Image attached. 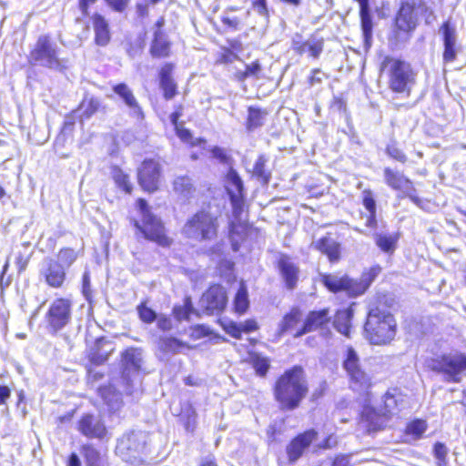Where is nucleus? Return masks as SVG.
Returning <instances> with one entry per match:
<instances>
[{"mask_svg": "<svg viewBox=\"0 0 466 466\" xmlns=\"http://www.w3.org/2000/svg\"><path fill=\"white\" fill-rule=\"evenodd\" d=\"M272 393L281 411L299 409L309 393V383L304 367L296 364L284 370L276 378Z\"/></svg>", "mask_w": 466, "mask_h": 466, "instance_id": "obj_1", "label": "nucleus"}, {"mask_svg": "<svg viewBox=\"0 0 466 466\" xmlns=\"http://www.w3.org/2000/svg\"><path fill=\"white\" fill-rule=\"evenodd\" d=\"M380 73H386L388 77V87L394 93L409 97L417 83V72L408 61L392 56H385L380 63Z\"/></svg>", "mask_w": 466, "mask_h": 466, "instance_id": "obj_2", "label": "nucleus"}, {"mask_svg": "<svg viewBox=\"0 0 466 466\" xmlns=\"http://www.w3.org/2000/svg\"><path fill=\"white\" fill-rule=\"evenodd\" d=\"M219 218L206 208H199L185 221L181 232L183 236L199 244L215 242L219 236Z\"/></svg>", "mask_w": 466, "mask_h": 466, "instance_id": "obj_3", "label": "nucleus"}, {"mask_svg": "<svg viewBox=\"0 0 466 466\" xmlns=\"http://www.w3.org/2000/svg\"><path fill=\"white\" fill-rule=\"evenodd\" d=\"M397 322L394 316L379 308L370 309L363 327L364 338L371 345L383 346L394 340Z\"/></svg>", "mask_w": 466, "mask_h": 466, "instance_id": "obj_4", "label": "nucleus"}, {"mask_svg": "<svg viewBox=\"0 0 466 466\" xmlns=\"http://www.w3.org/2000/svg\"><path fill=\"white\" fill-rule=\"evenodd\" d=\"M341 367L347 376L350 389L353 392L364 394L370 400L374 382L372 377L364 369L359 353L352 346L345 349Z\"/></svg>", "mask_w": 466, "mask_h": 466, "instance_id": "obj_5", "label": "nucleus"}, {"mask_svg": "<svg viewBox=\"0 0 466 466\" xmlns=\"http://www.w3.org/2000/svg\"><path fill=\"white\" fill-rule=\"evenodd\" d=\"M150 452L148 434L145 431H131L118 439L116 453L126 462L140 465Z\"/></svg>", "mask_w": 466, "mask_h": 466, "instance_id": "obj_6", "label": "nucleus"}, {"mask_svg": "<svg viewBox=\"0 0 466 466\" xmlns=\"http://www.w3.org/2000/svg\"><path fill=\"white\" fill-rule=\"evenodd\" d=\"M431 370L441 374L448 382L459 383L466 372V354L461 351L441 354L431 360Z\"/></svg>", "mask_w": 466, "mask_h": 466, "instance_id": "obj_7", "label": "nucleus"}, {"mask_svg": "<svg viewBox=\"0 0 466 466\" xmlns=\"http://www.w3.org/2000/svg\"><path fill=\"white\" fill-rule=\"evenodd\" d=\"M137 181L142 191L154 194L160 190L163 167L159 157H146L137 167Z\"/></svg>", "mask_w": 466, "mask_h": 466, "instance_id": "obj_8", "label": "nucleus"}, {"mask_svg": "<svg viewBox=\"0 0 466 466\" xmlns=\"http://www.w3.org/2000/svg\"><path fill=\"white\" fill-rule=\"evenodd\" d=\"M419 25L418 14L398 7L392 21L389 41L394 46L408 41Z\"/></svg>", "mask_w": 466, "mask_h": 466, "instance_id": "obj_9", "label": "nucleus"}, {"mask_svg": "<svg viewBox=\"0 0 466 466\" xmlns=\"http://www.w3.org/2000/svg\"><path fill=\"white\" fill-rule=\"evenodd\" d=\"M133 225L145 239L154 242L159 247L169 248L173 243L164 222L156 215H148V218H145L142 223L135 219Z\"/></svg>", "mask_w": 466, "mask_h": 466, "instance_id": "obj_10", "label": "nucleus"}, {"mask_svg": "<svg viewBox=\"0 0 466 466\" xmlns=\"http://www.w3.org/2000/svg\"><path fill=\"white\" fill-rule=\"evenodd\" d=\"M228 298L226 288L220 283H211L199 299V304L208 315L221 314L228 306Z\"/></svg>", "mask_w": 466, "mask_h": 466, "instance_id": "obj_11", "label": "nucleus"}, {"mask_svg": "<svg viewBox=\"0 0 466 466\" xmlns=\"http://www.w3.org/2000/svg\"><path fill=\"white\" fill-rule=\"evenodd\" d=\"M383 177L385 184L390 189L400 192L401 198H408L418 206L421 204V199L417 195L414 183L402 172L386 167L383 168Z\"/></svg>", "mask_w": 466, "mask_h": 466, "instance_id": "obj_12", "label": "nucleus"}, {"mask_svg": "<svg viewBox=\"0 0 466 466\" xmlns=\"http://www.w3.org/2000/svg\"><path fill=\"white\" fill-rule=\"evenodd\" d=\"M358 420L359 424L368 434H374L386 430L390 420L380 407L376 408L370 404L362 407Z\"/></svg>", "mask_w": 466, "mask_h": 466, "instance_id": "obj_13", "label": "nucleus"}, {"mask_svg": "<svg viewBox=\"0 0 466 466\" xmlns=\"http://www.w3.org/2000/svg\"><path fill=\"white\" fill-rule=\"evenodd\" d=\"M30 61L51 69L60 67L56 46L46 35L39 36L34 50L30 53Z\"/></svg>", "mask_w": 466, "mask_h": 466, "instance_id": "obj_14", "label": "nucleus"}, {"mask_svg": "<svg viewBox=\"0 0 466 466\" xmlns=\"http://www.w3.org/2000/svg\"><path fill=\"white\" fill-rule=\"evenodd\" d=\"M319 281L330 293H345L349 298H357L354 279L346 273H323L319 276Z\"/></svg>", "mask_w": 466, "mask_h": 466, "instance_id": "obj_15", "label": "nucleus"}, {"mask_svg": "<svg viewBox=\"0 0 466 466\" xmlns=\"http://www.w3.org/2000/svg\"><path fill=\"white\" fill-rule=\"evenodd\" d=\"M319 432L315 429H307L296 434L288 443L286 453L290 463L302 457L307 449L318 439Z\"/></svg>", "mask_w": 466, "mask_h": 466, "instance_id": "obj_16", "label": "nucleus"}, {"mask_svg": "<svg viewBox=\"0 0 466 466\" xmlns=\"http://www.w3.org/2000/svg\"><path fill=\"white\" fill-rule=\"evenodd\" d=\"M275 266L288 290H294L299 281L300 269L293 258L286 253H280L275 262Z\"/></svg>", "mask_w": 466, "mask_h": 466, "instance_id": "obj_17", "label": "nucleus"}, {"mask_svg": "<svg viewBox=\"0 0 466 466\" xmlns=\"http://www.w3.org/2000/svg\"><path fill=\"white\" fill-rule=\"evenodd\" d=\"M443 44L442 62L444 65L453 63L457 57L460 46L457 42V33L450 21H444L440 26Z\"/></svg>", "mask_w": 466, "mask_h": 466, "instance_id": "obj_18", "label": "nucleus"}, {"mask_svg": "<svg viewBox=\"0 0 466 466\" xmlns=\"http://www.w3.org/2000/svg\"><path fill=\"white\" fill-rule=\"evenodd\" d=\"M329 321V309L328 308L319 310H310L303 319L302 325L295 329L293 337L300 338L307 333L324 329Z\"/></svg>", "mask_w": 466, "mask_h": 466, "instance_id": "obj_19", "label": "nucleus"}, {"mask_svg": "<svg viewBox=\"0 0 466 466\" xmlns=\"http://www.w3.org/2000/svg\"><path fill=\"white\" fill-rule=\"evenodd\" d=\"M406 394L399 387H390L381 395L379 407L391 420L405 405Z\"/></svg>", "mask_w": 466, "mask_h": 466, "instance_id": "obj_20", "label": "nucleus"}, {"mask_svg": "<svg viewBox=\"0 0 466 466\" xmlns=\"http://www.w3.org/2000/svg\"><path fill=\"white\" fill-rule=\"evenodd\" d=\"M70 319V303L64 299H56L47 314L46 320L54 332L64 328Z\"/></svg>", "mask_w": 466, "mask_h": 466, "instance_id": "obj_21", "label": "nucleus"}, {"mask_svg": "<svg viewBox=\"0 0 466 466\" xmlns=\"http://www.w3.org/2000/svg\"><path fill=\"white\" fill-rule=\"evenodd\" d=\"M174 69V63L166 62L160 66L157 73L162 96L167 101L178 95V86L172 76Z\"/></svg>", "mask_w": 466, "mask_h": 466, "instance_id": "obj_22", "label": "nucleus"}, {"mask_svg": "<svg viewBox=\"0 0 466 466\" xmlns=\"http://www.w3.org/2000/svg\"><path fill=\"white\" fill-rule=\"evenodd\" d=\"M325 39L322 36H318L311 34L308 40H293L291 48L295 54L303 56L308 54L309 57L318 59L324 50Z\"/></svg>", "mask_w": 466, "mask_h": 466, "instance_id": "obj_23", "label": "nucleus"}, {"mask_svg": "<svg viewBox=\"0 0 466 466\" xmlns=\"http://www.w3.org/2000/svg\"><path fill=\"white\" fill-rule=\"evenodd\" d=\"M314 248L326 256L330 264H336L342 258V247L335 240L331 233H327L314 243Z\"/></svg>", "mask_w": 466, "mask_h": 466, "instance_id": "obj_24", "label": "nucleus"}, {"mask_svg": "<svg viewBox=\"0 0 466 466\" xmlns=\"http://www.w3.org/2000/svg\"><path fill=\"white\" fill-rule=\"evenodd\" d=\"M41 276L49 286L59 288L66 278L64 266L53 258H46L42 263Z\"/></svg>", "mask_w": 466, "mask_h": 466, "instance_id": "obj_25", "label": "nucleus"}, {"mask_svg": "<svg viewBox=\"0 0 466 466\" xmlns=\"http://www.w3.org/2000/svg\"><path fill=\"white\" fill-rule=\"evenodd\" d=\"M361 204L367 211L366 213H360V217L365 220V228L369 229H376L378 228L377 204L375 194L370 188H365L362 190Z\"/></svg>", "mask_w": 466, "mask_h": 466, "instance_id": "obj_26", "label": "nucleus"}, {"mask_svg": "<svg viewBox=\"0 0 466 466\" xmlns=\"http://www.w3.org/2000/svg\"><path fill=\"white\" fill-rule=\"evenodd\" d=\"M173 43L166 33L154 32L149 46V54L155 59H167L172 55Z\"/></svg>", "mask_w": 466, "mask_h": 466, "instance_id": "obj_27", "label": "nucleus"}, {"mask_svg": "<svg viewBox=\"0 0 466 466\" xmlns=\"http://www.w3.org/2000/svg\"><path fill=\"white\" fill-rule=\"evenodd\" d=\"M228 46H222L215 59V65H229L239 60V53L243 51V45L240 40L232 38L228 40Z\"/></svg>", "mask_w": 466, "mask_h": 466, "instance_id": "obj_28", "label": "nucleus"}, {"mask_svg": "<svg viewBox=\"0 0 466 466\" xmlns=\"http://www.w3.org/2000/svg\"><path fill=\"white\" fill-rule=\"evenodd\" d=\"M303 320V310L298 307H291L289 311H287L278 327V336L281 337L285 334L293 331L296 327Z\"/></svg>", "mask_w": 466, "mask_h": 466, "instance_id": "obj_29", "label": "nucleus"}, {"mask_svg": "<svg viewBox=\"0 0 466 466\" xmlns=\"http://www.w3.org/2000/svg\"><path fill=\"white\" fill-rule=\"evenodd\" d=\"M353 319V309L347 307L337 309L334 314L333 327L341 335L350 338Z\"/></svg>", "mask_w": 466, "mask_h": 466, "instance_id": "obj_30", "label": "nucleus"}, {"mask_svg": "<svg viewBox=\"0 0 466 466\" xmlns=\"http://www.w3.org/2000/svg\"><path fill=\"white\" fill-rule=\"evenodd\" d=\"M268 111L258 106H248L247 108V116L245 119V128L248 132H253L262 127L265 123Z\"/></svg>", "mask_w": 466, "mask_h": 466, "instance_id": "obj_31", "label": "nucleus"}, {"mask_svg": "<svg viewBox=\"0 0 466 466\" xmlns=\"http://www.w3.org/2000/svg\"><path fill=\"white\" fill-rule=\"evenodd\" d=\"M177 417L187 432L195 431L198 425V413L191 402H181Z\"/></svg>", "mask_w": 466, "mask_h": 466, "instance_id": "obj_32", "label": "nucleus"}, {"mask_svg": "<svg viewBox=\"0 0 466 466\" xmlns=\"http://www.w3.org/2000/svg\"><path fill=\"white\" fill-rule=\"evenodd\" d=\"M381 272L382 267L375 264L366 268L359 279H354L357 297L363 295Z\"/></svg>", "mask_w": 466, "mask_h": 466, "instance_id": "obj_33", "label": "nucleus"}, {"mask_svg": "<svg viewBox=\"0 0 466 466\" xmlns=\"http://www.w3.org/2000/svg\"><path fill=\"white\" fill-rule=\"evenodd\" d=\"M428 422L425 419L414 418L409 420L402 431L405 441H416L420 440L428 430Z\"/></svg>", "mask_w": 466, "mask_h": 466, "instance_id": "obj_34", "label": "nucleus"}, {"mask_svg": "<svg viewBox=\"0 0 466 466\" xmlns=\"http://www.w3.org/2000/svg\"><path fill=\"white\" fill-rule=\"evenodd\" d=\"M245 361L251 366L258 377L266 378L268 376L271 367V361L268 357L250 350Z\"/></svg>", "mask_w": 466, "mask_h": 466, "instance_id": "obj_35", "label": "nucleus"}, {"mask_svg": "<svg viewBox=\"0 0 466 466\" xmlns=\"http://www.w3.org/2000/svg\"><path fill=\"white\" fill-rule=\"evenodd\" d=\"M93 27L95 32L94 42L100 46H106L111 38L109 25L106 18L98 14H95L92 17Z\"/></svg>", "mask_w": 466, "mask_h": 466, "instance_id": "obj_36", "label": "nucleus"}, {"mask_svg": "<svg viewBox=\"0 0 466 466\" xmlns=\"http://www.w3.org/2000/svg\"><path fill=\"white\" fill-rule=\"evenodd\" d=\"M400 232L394 233H377L374 235V241L378 248L385 254L392 255L398 247Z\"/></svg>", "mask_w": 466, "mask_h": 466, "instance_id": "obj_37", "label": "nucleus"}, {"mask_svg": "<svg viewBox=\"0 0 466 466\" xmlns=\"http://www.w3.org/2000/svg\"><path fill=\"white\" fill-rule=\"evenodd\" d=\"M158 349L163 353L177 354L184 349H192V346L176 337L165 336L158 339Z\"/></svg>", "mask_w": 466, "mask_h": 466, "instance_id": "obj_38", "label": "nucleus"}, {"mask_svg": "<svg viewBox=\"0 0 466 466\" xmlns=\"http://www.w3.org/2000/svg\"><path fill=\"white\" fill-rule=\"evenodd\" d=\"M172 189L179 197L190 198L195 192L192 178L187 175L177 176L172 181Z\"/></svg>", "mask_w": 466, "mask_h": 466, "instance_id": "obj_39", "label": "nucleus"}, {"mask_svg": "<svg viewBox=\"0 0 466 466\" xmlns=\"http://www.w3.org/2000/svg\"><path fill=\"white\" fill-rule=\"evenodd\" d=\"M113 91L119 97L122 98L124 103L137 115H143L142 108L137 101L132 90L125 83H119L113 86Z\"/></svg>", "mask_w": 466, "mask_h": 466, "instance_id": "obj_40", "label": "nucleus"}, {"mask_svg": "<svg viewBox=\"0 0 466 466\" xmlns=\"http://www.w3.org/2000/svg\"><path fill=\"white\" fill-rule=\"evenodd\" d=\"M112 351L113 349L108 341L99 339L95 343L89 353V361L96 365H101L107 360Z\"/></svg>", "mask_w": 466, "mask_h": 466, "instance_id": "obj_41", "label": "nucleus"}, {"mask_svg": "<svg viewBox=\"0 0 466 466\" xmlns=\"http://www.w3.org/2000/svg\"><path fill=\"white\" fill-rule=\"evenodd\" d=\"M248 291L246 284L241 281L233 299V311L238 316L248 312L249 309Z\"/></svg>", "mask_w": 466, "mask_h": 466, "instance_id": "obj_42", "label": "nucleus"}, {"mask_svg": "<svg viewBox=\"0 0 466 466\" xmlns=\"http://www.w3.org/2000/svg\"><path fill=\"white\" fill-rule=\"evenodd\" d=\"M110 173L116 187L126 194L130 195L133 191V185L129 175L116 165L111 167Z\"/></svg>", "mask_w": 466, "mask_h": 466, "instance_id": "obj_43", "label": "nucleus"}, {"mask_svg": "<svg viewBox=\"0 0 466 466\" xmlns=\"http://www.w3.org/2000/svg\"><path fill=\"white\" fill-rule=\"evenodd\" d=\"M174 130L177 137L189 147H198L206 149L207 139L204 137H193L192 132L184 127V125L174 126Z\"/></svg>", "mask_w": 466, "mask_h": 466, "instance_id": "obj_44", "label": "nucleus"}, {"mask_svg": "<svg viewBox=\"0 0 466 466\" xmlns=\"http://www.w3.org/2000/svg\"><path fill=\"white\" fill-rule=\"evenodd\" d=\"M252 230L258 231V228H253L252 224L248 221L238 220L228 223V237L230 238L238 237L239 240L244 241Z\"/></svg>", "mask_w": 466, "mask_h": 466, "instance_id": "obj_45", "label": "nucleus"}, {"mask_svg": "<svg viewBox=\"0 0 466 466\" xmlns=\"http://www.w3.org/2000/svg\"><path fill=\"white\" fill-rule=\"evenodd\" d=\"M261 70V64L258 59H256L247 64L244 70L236 71L233 77L238 82H244L249 77L259 78Z\"/></svg>", "mask_w": 466, "mask_h": 466, "instance_id": "obj_46", "label": "nucleus"}, {"mask_svg": "<svg viewBox=\"0 0 466 466\" xmlns=\"http://www.w3.org/2000/svg\"><path fill=\"white\" fill-rule=\"evenodd\" d=\"M266 162L265 156H258L252 169V177H256L263 186H267L271 178L270 171L266 168Z\"/></svg>", "mask_w": 466, "mask_h": 466, "instance_id": "obj_47", "label": "nucleus"}, {"mask_svg": "<svg viewBox=\"0 0 466 466\" xmlns=\"http://www.w3.org/2000/svg\"><path fill=\"white\" fill-rule=\"evenodd\" d=\"M194 311L190 297H185L182 305H175L172 309V315L177 321L188 320Z\"/></svg>", "mask_w": 466, "mask_h": 466, "instance_id": "obj_48", "label": "nucleus"}, {"mask_svg": "<svg viewBox=\"0 0 466 466\" xmlns=\"http://www.w3.org/2000/svg\"><path fill=\"white\" fill-rule=\"evenodd\" d=\"M399 7L417 14L420 12L422 15L432 13L426 0H400Z\"/></svg>", "mask_w": 466, "mask_h": 466, "instance_id": "obj_49", "label": "nucleus"}, {"mask_svg": "<svg viewBox=\"0 0 466 466\" xmlns=\"http://www.w3.org/2000/svg\"><path fill=\"white\" fill-rule=\"evenodd\" d=\"M386 155L392 160L405 164L408 157L396 140H391L385 147Z\"/></svg>", "mask_w": 466, "mask_h": 466, "instance_id": "obj_50", "label": "nucleus"}, {"mask_svg": "<svg viewBox=\"0 0 466 466\" xmlns=\"http://www.w3.org/2000/svg\"><path fill=\"white\" fill-rule=\"evenodd\" d=\"M137 311L139 319L146 324H151L157 320V315L151 308L147 304L146 300L141 301L137 306Z\"/></svg>", "mask_w": 466, "mask_h": 466, "instance_id": "obj_51", "label": "nucleus"}, {"mask_svg": "<svg viewBox=\"0 0 466 466\" xmlns=\"http://www.w3.org/2000/svg\"><path fill=\"white\" fill-rule=\"evenodd\" d=\"M121 360L126 368L139 367V359L137 356L136 350L133 348L127 349L122 352Z\"/></svg>", "mask_w": 466, "mask_h": 466, "instance_id": "obj_52", "label": "nucleus"}, {"mask_svg": "<svg viewBox=\"0 0 466 466\" xmlns=\"http://www.w3.org/2000/svg\"><path fill=\"white\" fill-rule=\"evenodd\" d=\"M107 435V430L105 424L99 420L91 421L89 420V438L103 440Z\"/></svg>", "mask_w": 466, "mask_h": 466, "instance_id": "obj_53", "label": "nucleus"}, {"mask_svg": "<svg viewBox=\"0 0 466 466\" xmlns=\"http://www.w3.org/2000/svg\"><path fill=\"white\" fill-rule=\"evenodd\" d=\"M229 199L232 205L233 216L238 218L244 210V194L229 193Z\"/></svg>", "mask_w": 466, "mask_h": 466, "instance_id": "obj_54", "label": "nucleus"}, {"mask_svg": "<svg viewBox=\"0 0 466 466\" xmlns=\"http://www.w3.org/2000/svg\"><path fill=\"white\" fill-rule=\"evenodd\" d=\"M222 329L231 338L241 339L243 332L241 330V324L233 320L222 324Z\"/></svg>", "mask_w": 466, "mask_h": 466, "instance_id": "obj_55", "label": "nucleus"}, {"mask_svg": "<svg viewBox=\"0 0 466 466\" xmlns=\"http://www.w3.org/2000/svg\"><path fill=\"white\" fill-rule=\"evenodd\" d=\"M220 20L226 30L238 31L242 25L241 19L238 16L222 15Z\"/></svg>", "mask_w": 466, "mask_h": 466, "instance_id": "obj_56", "label": "nucleus"}, {"mask_svg": "<svg viewBox=\"0 0 466 466\" xmlns=\"http://www.w3.org/2000/svg\"><path fill=\"white\" fill-rule=\"evenodd\" d=\"M76 258V253L74 249L71 248H64L61 249L58 254V260L62 263L61 265L65 267H69Z\"/></svg>", "mask_w": 466, "mask_h": 466, "instance_id": "obj_57", "label": "nucleus"}, {"mask_svg": "<svg viewBox=\"0 0 466 466\" xmlns=\"http://www.w3.org/2000/svg\"><path fill=\"white\" fill-rule=\"evenodd\" d=\"M228 178L236 188V192L234 194H244V186L242 179L235 169L230 168L228 170Z\"/></svg>", "mask_w": 466, "mask_h": 466, "instance_id": "obj_58", "label": "nucleus"}, {"mask_svg": "<svg viewBox=\"0 0 466 466\" xmlns=\"http://www.w3.org/2000/svg\"><path fill=\"white\" fill-rule=\"evenodd\" d=\"M210 153L214 158L218 159L222 164L229 165L232 161L231 157L220 147L215 146L211 147Z\"/></svg>", "mask_w": 466, "mask_h": 466, "instance_id": "obj_59", "label": "nucleus"}, {"mask_svg": "<svg viewBox=\"0 0 466 466\" xmlns=\"http://www.w3.org/2000/svg\"><path fill=\"white\" fill-rule=\"evenodd\" d=\"M329 76L325 74L320 68L316 67L310 70L309 76H308V83L309 86L321 84L324 78H328Z\"/></svg>", "mask_w": 466, "mask_h": 466, "instance_id": "obj_60", "label": "nucleus"}, {"mask_svg": "<svg viewBox=\"0 0 466 466\" xmlns=\"http://www.w3.org/2000/svg\"><path fill=\"white\" fill-rule=\"evenodd\" d=\"M192 336L195 339H200L204 337H208L212 334L209 327L203 324H197L191 327Z\"/></svg>", "mask_w": 466, "mask_h": 466, "instance_id": "obj_61", "label": "nucleus"}, {"mask_svg": "<svg viewBox=\"0 0 466 466\" xmlns=\"http://www.w3.org/2000/svg\"><path fill=\"white\" fill-rule=\"evenodd\" d=\"M184 114V106L182 104H177L174 106L173 112L169 115V119L171 124L174 126H179L182 125L183 122L180 121V118L182 117Z\"/></svg>", "mask_w": 466, "mask_h": 466, "instance_id": "obj_62", "label": "nucleus"}, {"mask_svg": "<svg viewBox=\"0 0 466 466\" xmlns=\"http://www.w3.org/2000/svg\"><path fill=\"white\" fill-rule=\"evenodd\" d=\"M240 324L242 332L246 334L256 332L259 329V324L254 318L247 319Z\"/></svg>", "mask_w": 466, "mask_h": 466, "instance_id": "obj_63", "label": "nucleus"}, {"mask_svg": "<svg viewBox=\"0 0 466 466\" xmlns=\"http://www.w3.org/2000/svg\"><path fill=\"white\" fill-rule=\"evenodd\" d=\"M433 453L436 459L441 462H446L447 448L442 442H436L433 446Z\"/></svg>", "mask_w": 466, "mask_h": 466, "instance_id": "obj_64", "label": "nucleus"}]
</instances>
